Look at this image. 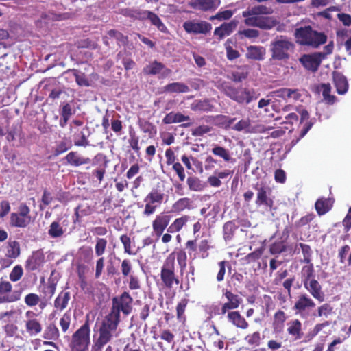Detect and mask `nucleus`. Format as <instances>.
Wrapping results in <instances>:
<instances>
[{
  "label": "nucleus",
  "mask_w": 351,
  "mask_h": 351,
  "mask_svg": "<svg viewBox=\"0 0 351 351\" xmlns=\"http://www.w3.org/2000/svg\"><path fill=\"white\" fill-rule=\"evenodd\" d=\"M132 298L128 293L124 292L120 298L112 300L110 313L102 321L97 332L93 335L91 351H102L104 347L114 337H118L121 332L118 329L120 322V311L128 315L132 311Z\"/></svg>",
  "instance_id": "f257e3e1"
},
{
  "label": "nucleus",
  "mask_w": 351,
  "mask_h": 351,
  "mask_svg": "<svg viewBox=\"0 0 351 351\" xmlns=\"http://www.w3.org/2000/svg\"><path fill=\"white\" fill-rule=\"evenodd\" d=\"M294 48L295 45L291 38L285 36H278L270 43L271 58L277 60H287Z\"/></svg>",
  "instance_id": "f03ea898"
},
{
  "label": "nucleus",
  "mask_w": 351,
  "mask_h": 351,
  "mask_svg": "<svg viewBox=\"0 0 351 351\" xmlns=\"http://www.w3.org/2000/svg\"><path fill=\"white\" fill-rule=\"evenodd\" d=\"M295 36L298 43L313 47H318L327 40L326 35L313 30L309 26L296 29Z\"/></svg>",
  "instance_id": "7ed1b4c3"
},
{
  "label": "nucleus",
  "mask_w": 351,
  "mask_h": 351,
  "mask_svg": "<svg viewBox=\"0 0 351 351\" xmlns=\"http://www.w3.org/2000/svg\"><path fill=\"white\" fill-rule=\"evenodd\" d=\"M90 343V327L86 322L72 336L71 346L73 351H85Z\"/></svg>",
  "instance_id": "20e7f679"
},
{
  "label": "nucleus",
  "mask_w": 351,
  "mask_h": 351,
  "mask_svg": "<svg viewBox=\"0 0 351 351\" xmlns=\"http://www.w3.org/2000/svg\"><path fill=\"white\" fill-rule=\"evenodd\" d=\"M165 198L164 193L158 189H152L144 198L143 215L150 216L160 206Z\"/></svg>",
  "instance_id": "39448f33"
},
{
  "label": "nucleus",
  "mask_w": 351,
  "mask_h": 351,
  "mask_svg": "<svg viewBox=\"0 0 351 351\" xmlns=\"http://www.w3.org/2000/svg\"><path fill=\"white\" fill-rule=\"evenodd\" d=\"M226 95L239 104L244 102L249 104L252 101L256 99L258 96L253 90L245 88H235L232 87H228L226 89Z\"/></svg>",
  "instance_id": "423d86ee"
},
{
  "label": "nucleus",
  "mask_w": 351,
  "mask_h": 351,
  "mask_svg": "<svg viewBox=\"0 0 351 351\" xmlns=\"http://www.w3.org/2000/svg\"><path fill=\"white\" fill-rule=\"evenodd\" d=\"M161 279L164 285L168 288H172L174 285L179 284V280L175 275L174 258L168 257L166 258L161 269Z\"/></svg>",
  "instance_id": "0eeeda50"
},
{
  "label": "nucleus",
  "mask_w": 351,
  "mask_h": 351,
  "mask_svg": "<svg viewBox=\"0 0 351 351\" xmlns=\"http://www.w3.org/2000/svg\"><path fill=\"white\" fill-rule=\"evenodd\" d=\"M183 27L184 30L189 34H206L212 29V25L206 21H187L184 23Z\"/></svg>",
  "instance_id": "6e6552de"
},
{
  "label": "nucleus",
  "mask_w": 351,
  "mask_h": 351,
  "mask_svg": "<svg viewBox=\"0 0 351 351\" xmlns=\"http://www.w3.org/2000/svg\"><path fill=\"white\" fill-rule=\"evenodd\" d=\"M324 59V55L320 53L303 55L300 58V62L308 70L316 71Z\"/></svg>",
  "instance_id": "1a4fd4ad"
},
{
  "label": "nucleus",
  "mask_w": 351,
  "mask_h": 351,
  "mask_svg": "<svg viewBox=\"0 0 351 351\" xmlns=\"http://www.w3.org/2000/svg\"><path fill=\"white\" fill-rule=\"evenodd\" d=\"M170 220L171 216L165 213H160L157 215L152 224L154 234L157 237H160L168 226Z\"/></svg>",
  "instance_id": "9d476101"
},
{
  "label": "nucleus",
  "mask_w": 351,
  "mask_h": 351,
  "mask_svg": "<svg viewBox=\"0 0 351 351\" xmlns=\"http://www.w3.org/2000/svg\"><path fill=\"white\" fill-rule=\"evenodd\" d=\"M144 73L149 75H158L160 78H165L171 73V70L165 67L164 64L154 61L143 69Z\"/></svg>",
  "instance_id": "9b49d317"
},
{
  "label": "nucleus",
  "mask_w": 351,
  "mask_h": 351,
  "mask_svg": "<svg viewBox=\"0 0 351 351\" xmlns=\"http://www.w3.org/2000/svg\"><path fill=\"white\" fill-rule=\"evenodd\" d=\"M36 314L32 311H27L25 313V328L27 333L31 336H35L42 330V326L40 322L35 319Z\"/></svg>",
  "instance_id": "f8f14e48"
},
{
  "label": "nucleus",
  "mask_w": 351,
  "mask_h": 351,
  "mask_svg": "<svg viewBox=\"0 0 351 351\" xmlns=\"http://www.w3.org/2000/svg\"><path fill=\"white\" fill-rule=\"evenodd\" d=\"M223 295L227 299V302H225L221 307V314L223 315L226 314L229 310L239 308L243 301L240 296L228 290L224 291Z\"/></svg>",
  "instance_id": "ddd939ff"
},
{
  "label": "nucleus",
  "mask_w": 351,
  "mask_h": 351,
  "mask_svg": "<svg viewBox=\"0 0 351 351\" xmlns=\"http://www.w3.org/2000/svg\"><path fill=\"white\" fill-rule=\"evenodd\" d=\"M304 288L311 293V295L317 300L322 302L325 300V294L322 290V286L319 282L315 280H311L303 283Z\"/></svg>",
  "instance_id": "4468645a"
},
{
  "label": "nucleus",
  "mask_w": 351,
  "mask_h": 351,
  "mask_svg": "<svg viewBox=\"0 0 351 351\" xmlns=\"http://www.w3.org/2000/svg\"><path fill=\"white\" fill-rule=\"evenodd\" d=\"M220 5V0H194L189 5L196 10L208 11L215 10Z\"/></svg>",
  "instance_id": "2eb2a0df"
},
{
  "label": "nucleus",
  "mask_w": 351,
  "mask_h": 351,
  "mask_svg": "<svg viewBox=\"0 0 351 351\" xmlns=\"http://www.w3.org/2000/svg\"><path fill=\"white\" fill-rule=\"evenodd\" d=\"M266 49L263 46L250 45L247 47L245 56L247 59L261 61L265 58Z\"/></svg>",
  "instance_id": "dca6fc26"
},
{
  "label": "nucleus",
  "mask_w": 351,
  "mask_h": 351,
  "mask_svg": "<svg viewBox=\"0 0 351 351\" xmlns=\"http://www.w3.org/2000/svg\"><path fill=\"white\" fill-rule=\"evenodd\" d=\"M256 189L257 191V197L256 199V205H264L271 208L273 205V200L268 196L269 189L265 186H260L256 187Z\"/></svg>",
  "instance_id": "f3484780"
},
{
  "label": "nucleus",
  "mask_w": 351,
  "mask_h": 351,
  "mask_svg": "<svg viewBox=\"0 0 351 351\" xmlns=\"http://www.w3.org/2000/svg\"><path fill=\"white\" fill-rule=\"evenodd\" d=\"M315 306L314 301L306 294H302L298 297L294 305V309L298 312H303L307 308Z\"/></svg>",
  "instance_id": "a211bd4d"
},
{
  "label": "nucleus",
  "mask_w": 351,
  "mask_h": 351,
  "mask_svg": "<svg viewBox=\"0 0 351 351\" xmlns=\"http://www.w3.org/2000/svg\"><path fill=\"white\" fill-rule=\"evenodd\" d=\"M228 322L235 326L237 328L247 329L249 326L245 319L241 315L238 311H230L228 313Z\"/></svg>",
  "instance_id": "6ab92c4d"
},
{
  "label": "nucleus",
  "mask_w": 351,
  "mask_h": 351,
  "mask_svg": "<svg viewBox=\"0 0 351 351\" xmlns=\"http://www.w3.org/2000/svg\"><path fill=\"white\" fill-rule=\"evenodd\" d=\"M237 24L238 22L236 21H231L229 23H224L220 27L215 28L214 34L220 38L228 36L237 27Z\"/></svg>",
  "instance_id": "aec40b11"
},
{
  "label": "nucleus",
  "mask_w": 351,
  "mask_h": 351,
  "mask_svg": "<svg viewBox=\"0 0 351 351\" xmlns=\"http://www.w3.org/2000/svg\"><path fill=\"white\" fill-rule=\"evenodd\" d=\"M333 81L335 86L337 88V91L339 94H345L348 88V83L344 75L340 73H333Z\"/></svg>",
  "instance_id": "412c9836"
},
{
  "label": "nucleus",
  "mask_w": 351,
  "mask_h": 351,
  "mask_svg": "<svg viewBox=\"0 0 351 351\" xmlns=\"http://www.w3.org/2000/svg\"><path fill=\"white\" fill-rule=\"evenodd\" d=\"M67 162L73 166H80L88 164L90 161L89 158L80 156L76 152H71L65 157Z\"/></svg>",
  "instance_id": "4be33fe9"
},
{
  "label": "nucleus",
  "mask_w": 351,
  "mask_h": 351,
  "mask_svg": "<svg viewBox=\"0 0 351 351\" xmlns=\"http://www.w3.org/2000/svg\"><path fill=\"white\" fill-rule=\"evenodd\" d=\"M71 299L70 293L61 291L54 301V307L60 311L66 308Z\"/></svg>",
  "instance_id": "5701e85b"
},
{
  "label": "nucleus",
  "mask_w": 351,
  "mask_h": 351,
  "mask_svg": "<svg viewBox=\"0 0 351 351\" xmlns=\"http://www.w3.org/2000/svg\"><path fill=\"white\" fill-rule=\"evenodd\" d=\"M186 183L189 189L192 191L200 192L206 187V182L195 176L189 177L186 180Z\"/></svg>",
  "instance_id": "b1692460"
},
{
  "label": "nucleus",
  "mask_w": 351,
  "mask_h": 351,
  "mask_svg": "<svg viewBox=\"0 0 351 351\" xmlns=\"http://www.w3.org/2000/svg\"><path fill=\"white\" fill-rule=\"evenodd\" d=\"M232 129L237 132H244L245 133L255 132L254 128L251 125V121L249 118L241 119L232 127Z\"/></svg>",
  "instance_id": "393cba45"
},
{
  "label": "nucleus",
  "mask_w": 351,
  "mask_h": 351,
  "mask_svg": "<svg viewBox=\"0 0 351 351\" xmlns=\"http://www.w3.org/2000/svg\"><path fill=\"white\" fill-rule=\"evenodd\" d=\"M143 14L144 16L149 19L151 23L156 26L159 31L162 32H167V28L165 25L155 13L151 11H145Z\"/></svg>",
  "instance_id": "a878e982"
},
{
  "label": "nucleus",
  "mask_w": 351,
  "mask_h": 351,
  "mask_svg": "<svg viewBox=\"0 0 351 351\" xmlns=\"http://www.w3.org/2000/svg\"><path fill=\"white\" fill-rule=\"evenodd\" d=\"M163 89L165 92L170 93H182L189 91V86L182 82L170 83L164 86Z\"/></svg>",
  "instance_id": "bb28decb"
},
{
  "label": "nucleus",
  "mask_w": 351,
  "mask_h": 351,
  "mask_svg": "<svg viewBox=\"0 0 351 351\" xmlns=\"http://www.w3.org/2000/svg\"><path fill=\"white\" fill-rule=\"evenodd\" d=\"M190 120V117L189 116H185L181 113H175L170 112L167 114L163 119L162 121L165 124H171L176 123H181L185 121Z\"/></svg>",
  "instance_id": "cd10ccee"
},
{
  "label": "nucleus",
  "mask_w": 351,
  "mask_h": 351,
  "mask_svg": "<svg viewBox=\"0 0 351 351\" xmlns=\"http://www.w3.org/2000/svg\"><path fill=\"white\" fill-rule=\"evenodd\" d=\"M191 208L192 201L188 197L179 199L172 206L173 211L176 213H180L186 209L190 210Z\"/></svg>",
  "instance_id": "c85d7f7f"
},
{
  "label": "nucleus",
  "mask_w": 351,
  "mask_h": 351,
  "mask_svg": "<svg viewBox=\"0 0 351 351\" xmlns=\"http://www.w3.org/2000/svg\"><path fill=\"white\" fill-rule=\"evenodd\" d=\"M189 217L187 215L182 216L176 219L168 227L167 232L169 233H175L181 230L184 226L187 223Z\"/></svg>",
  "instance_id": "c756f323"
},
{
  "label": "nucleus",
  "mask_w": 351,
  "mask_h": 351,
  "mask_svg": "<svg viewBox=\"0 0 351 351\" xmlns=\"http://www.w3.org/2000/svg\"><path fill=\"white\" fill-rule=\"evenodd\" d=\"M271 13V9L264 5H256L242 12L243 16H247L249 14L262 15Z\"/></svg>",
  "instance_id": "7c9ffc66"
},
{
  "label": "nucleus",
  "mask_w": 351,
  "mask_h": 351,
  "mask_svg": "<svg viewBox=\"0 0 351 351\" xmlns=\"http://www.w3.org/2000/svg\"><path fill=\"white\" fill-rule=\"evenodd\" d=\"M31 222L29 219L22 217L19 213H12L10 216V223L15 227L24 228Z\"/></svg>",
  "instance_id": "2f4dec72"
},
{
  "label": "nucleus",
  "mask_w": 351,
  "mask_h": 351,
  "mask_svg": "<svg viewBox=\"0 0 351 351\" xmlns=\"http://www.w3.org/2000/svg\"><path fill=\"white\" fill-rule=\"evenodd\" d=\"M314 276V267L311 263H306V265L302 267L301 269V279L302 283H305V282L315 279Z\"/></svg>",
  "instance_id": "473e14b6"
},
{
  "label": "nucleus",
  "mask_w": 351,
  "mask_h": 351,
  "mask_svg": "<svg viewBox=\"0 0 351 351\" xmlns=\"http://www.w3.org/2000/svg\"><path fill=\"white\" fill-rule=\"evenodd\" d=\"M332 202L330 199H319L315 203V208L319 215H324L332 207Z\"/></svg>",
  "instance_id": "72a5a7b5"
},
{
  "label": "nucleus",
  "mask_w": 351,
  "mask_h": 351,
  "mask_svg": "<svg viewBox=\"0 0 351 351\" xmlns=\"http://www.w3.org/2000/svg\"><path fill=\"white\" fill-rule=\"evenodd\" d=\"M302 324L298 319H294L288 323L287 331L289 335L295 336L296 339L301 337Z\"/></svg>",
  "instance_id": "f704fd0d"
},
{
  "label": "nucleus",
  "mask_w": 351,
  "mask_h": 351,
  "mask_svg": "<svg viewBox=\"0 0 351 351\" xmlns=\"http://www.w3.org/2000/svg\"><path fill=\"white\" fill-rule=\"evenodd\" d=\"M65 230L60 226L58 221H53L51 223L48 230V234L51 238H58L62 237Z\"/></svg>",
  "instance_id": "c9c22d12"
},
{
  "label": "nucleus",
  "mask_w": 351,
  "mask_h": 351,
  "mask_svg": "<svg viewBox=\"0 0 351 351\" xmlns=\"http://www.w3.org/2000/svg\"><path fill=\"white\" fill-rule=\"evenodd\" d=\"M319 90L322 93L324 99L328 104H333L335 102V96L330 95L331 86L330 84H322L319 87Z\"/></svg>",
  "instance_id": "e433bc0d"
},
{
  "label": "nucleus",
  "mask_w": 351,
  "mask_h": 351,
  "mask_svg": "<svg viewBox=\"0 0 351 351\" xmlns=\"http://www.w3.org/2000/svg\"><path fill=\"white\" fill-rule=\"evenodd\" d=\"M298 246H300V247L301 248L303 254L304 259L302 262L306 263H311L312 250L311 249V247L306 244L300 243L296 245L295 252H296L297 247Z\"/></svg>",
  "instance_id": "4c0bfd02"
},
{
  "label": "nucleus",
  "mask_w": 351,
  "mask_h": 351,
  "mask_svg": "<svg viewBox=\"0 0 351 351\" xmlns=\"http://www.w3.org/2000/svg\"><path fill=\"white\" fill-rule=\"evenodd\" d=\"M20 254L19 244L16 241H10L7 247L6 255L10 258H16Z\"/></svg>",
  "instance_id": "58836bf2"
},
{
  "label": "nucleus",
  "mask_w": 351,
  "mask_h": 351,
  "mask_svg": "<svg viewBox=\"0 0 351 351\" xmlns=\"http://www.w3.org/2000/svg\"><path fill=\"white\" fill-rule=\"evenodd\" d=\"M276 25V21L272 17L261 16L258 23V28L271 29Z\"/></svg>",
  "instance_id": "ea45409f"
},
{
  "label": "nucleus",
  "mask_w": 351,
  "mask_h": 351,
  "mask_svg": "<svg viewBox=\"0 0 351 351\" xmlns=\"http://www.w3.org/2000/svg\"><path fill=\"white\" fill-rule=\"evenodd\" d=\"M212 152L214 155L222 158L226 162H229L231 160L229 151L221 146L215 145L212 149Z\"/></svg>",
  "instance_id": "a19ab883"
},
{
  "label": "nucleus",
  "mask_w": 351,
  "mask_h": 351,
  "mask_svg": "<svg viewBox=\"0 0 351 351\" xmlns=\"http://www.w3.org/2000/svg\"><path fill=\"white\" fill-rule=\"evenodd\" d=\"M193 110L210 111L212 106L208 100L195 101L191 104Z\"/></svg>",
  "instance_id": "79ce46f5"
},
{
  "label": "nucleus",
  "mask_w": 351,
  "mask_h": 351,
  "mask_svg": "<svg viewBox=\"0 0 351 351\" xmlns=\"http://www.w3.org/2000/svg\"><path fill=\"white\" fill-rule=\"evenodd\" d=\"M244 340L245 342L251 346L256 347L259 346L261 337L259 332H254L252 334L247 335Z\"/></svg>",
  "instance_id": "37998d69"
},
{
  "label": "nucleus",
  "mask_w": 351,
  "mask_h": 351,
  "mask_svg": "<svg viewBox=\"0 0 351 351\" xmlns=\"http://www.w3.org/2000/svg\"><path fill=\"white\" fill-rule=\"evenodd\" d=\"M22 313V311L21 309H11L8 311L2 312L0 313V319H3L5 318H7L5 319V322H10L11 318L12 317H19Z\"/></svg>",
  "instance_id": "c03bdc74"
},
{
  "label": "nucleus",
  "mask_w": 351,
  "mask_h": 351,
  "mask_svg": "<svg viewBox=\"0 0 351 351\" xmlns=\"http://www.w3.org/2000/svg\"><path fill=\"white\" fill-rule=\"evenodd\" d=\"M187 300L186 299L182 300L177 305L176 312H177V318L180 322H184L185 317L184 315Z\"/></svg>",
  "instance_id": "a18cd8bd"
},
{
  "label": "nucleus",
  "mask_w": 351,
  "mask_h": 351,
  "mask_svg": "<svg viewBox=\"0 0 351 351\" xmlns=\"http://www.w3.org/2000/svg\"><path fill=\"white\" fill-rule=\"evenodd\" d=\"M231 44H232V43L230 40H228L225 43L227 58L230 60H234L239 56L238 51L234 49L232 47Z\"/></svg>",
  "instance_id": "49530a36"
},
{
  "label": "nucleus",
  "mask_w": 351,
  "mask_h": 351,
  "mask_svg": "<svg viewBox=\"0 0 351 351\" xmlns=\"http://www.w3.org/2000/svg\"><path fill=\"white\" fill-rule=\"evenodd\" d=\"M238 34L241 38H247L252 39L258 37L259 32L254 29H245L243 30H239L238 32Z\"/></svg>",
  "instance_id": "de8ad7c7"
},
{
  "label": "nucleus",
  "mask_w": 351,
  "mask_h": 351,
  "mask_svg": "<svg viewBox=\"0 0 351 351\" xmlns=\"http://www.w3.org/2000/svg\"><path fill=\"white\" fill-rule=\"evenodd\" d=\"M236 227L233 222H226L223 226V237L226 240H229L232 238Z\"/></svg>",
  "instance_id": "09e8293b"
},
{
  "label": "nucleus",
  "mask_w": 351,
  "mask_h": 351,
  "mask_svg": "<svg viewBox=\"0 0 351 351\" xmlns=\"http://www.w3.org/2000/svg\"><path fill=\"white\" fill-rule=\"evenodd\" d=\"M333 312V308L332 306L328 304L325 303L322 305H321L317 308V314L319 317H328L329 315H330Z\"/></svg>",
  "instance_id": "8fccbe9b"
},
{
  "label": "nucleus",
  "mask_w": 351,
  "mask_h": 351,
  "mask_svg": "<svg viewBox=\"0 0 351 351\" xmlns=\"http://www.w3.org/2000/svg\"><path fill=\"white\" fill-rule=\"evenodd\" d=\"M234 14V12L230 10H220L215 16H211L210 19H217L219 21L228 20Z\"/></svg>",
  "instance_id": "3c124183"
},
{
  "label": "nucleus",
  "mask_w": 351,
  "mask_h": 351,
  "mask_svg": "<svg viewBox=\"0 0 351 351\" xmlns=\"http://www.w3.org/2000/svg\"><path fill=\"white\" fill-rule=\"evenodd\" d=\"M107 241L103 238H98L95 245V254L97 256H101L106 250Z\"/></svg>",
  "instance_id": "603ef678"
},
{
  "label": "nucleus",
  "mask_w": 351,
  "mask_h": 351,
  "mask_svg": "<svg viewBox=\"0 0 351 351\" xmlns=\"http://www.w3.org/2000/svg\"><path fill=\"white\" fill-rule=\"evenodd\" d=\"M23 270L21 265H16L10 274V279L12 282H16L22 277Z\"/></svg>",
  "instance_id": "864d4df0"
},
{
  "label": "nucleus",
  "mask_w": 351,
  "mask_h": 351,
  "mask_svg": "<svg viewBox=\"0 0 351 351\" xmlns=\"http://www.w3.org/2000/svg\"><path fill=\"white\" fill-rule=\"evenodd\" d=\"M71 320V315L69 313H65L60 320V325L61 326L62 330L65 332L67 331L70 326Z\"/></svg>",
  "instance_id": "5fc2aeb1"
},
{
  "label": "nucleus",
  "mask_w": 351,
  "mask_h": 351,
  "mask_svg": "<svg viewBox=\"0 0 351 351\" xmlns=\"http://www.w3.org/2000/svg\"><path fill=\"white\" fill-rule=\"evenodd\" d=\"M262 16L249 14L245 17L244 23L247 26L256 27L258 26V23Z\"/></svg>",
  "instance_id": "6e6d98bb"
},
{
  "label": "nucleus",
  "mask_w": 351,
  "mask_h": 351,
  "mask_svg": "<svg viewBox=\"0 0 351 351\" xmlns=\"http://www.w3.org/2000/svg\"><path fill=\"white\" fill-rule=\"evenodd\" d=\"M71 147V143L66 141L60 142L55 149V155L58 156Z\"/></svg>",
  "instance_id": "4d7b16f0"
},
{
  "label": "nucleus",
  "mask_w": 351,
  "mask_h": 351,
  "mask_svg": "<svg viewBox=\"0 0 351 351\" xmlns=\"http://www.w3.org/2000/svg\"><path fill=\"white\" fill-rule=\"evenodd\" d=\"M25 303L29 306H34L40 302L39 296L36 293H29L24 299Z\"/></svg>",
  "instance_id": "13d9d810"
},
{
  "label": "nucleus",
  "mask_w": 351,
  "mask_h": 351,
  "mask_svg": "<svg viewBox=\"0 0 351 351\" xmlns=\"http://www.w3.org/2000/svg\"><path fill=\"white\" fill-rule=\"evenodd\" d=\"M59 336V331L57 327L54 324H50L46 331L45 338V339H56Z\"/></svg>",
  "instance_id": "bf43d9fd"
},
{
  "label": "nucleus",
  "mask_w": 351,
  "mask_h": 351,
  "mask_svg": "<svg viewBox=\"0 0 351 351\" xmlns=\"http://www.w3.org/2000/svg\"><path fill=\"white\" fill-rule=\"evenodd\" d=\"M120 240L124 246V251L125 253L132 255L135 254L131 250V241L130 238L125 234L121 235Z\"/></svg>",
  "instance_id": "052dcab7"
},
{
  "label": "nucleus",
  "mask_w": 351,
  "mask_h": 351,
  "mask_svg": "<svg viewBox=\"0 0 351 351\" xmlns=\"http://www.w3.org/2000/svg\"><path fill=\"white\" fill-rule=\"evenodd\" d=\"M219 124L224 128H229L232 123L236 121V118H232L228 116H220L218 118Z\"/></svg>",
  "instance_id": "680f3d73"
},
{
  "label": "nucleus",
  "mask_w": 351,
  "mask_h": 351,
  "mask_svg": "<svg viewBox=\"0 0 351 351\" xmlns=\"http://www.w3.org/2000/svg\"><path fill=\"white\" fill-rule=\"evenodd\" d=\"M107 35L110 38H114L119 43L125 44L126 43L127 38L118 31L111 29L108 32Z\"/></svg>",
  "instance_id": "e2e57ef3"
},
{
  "label": "nucleus",
  "mask_w": 351,
  "mask_h": 351,
  "mask_svg": "<svg viewBox=\"0 0 351 351\" xmlns=\"http://www.w3.org/2000/svg\"><path fill=\"white\" fill-rule=\"evenodd\" d=\"M132 263L130 260L124 259L121 265V270L123 276H130L132 271Z\"/></svg>",
  "instance_id": "0e129e2a"
},
{
  "label": "nucleus",
  "mask_w": 351,
  "mask_h": 351,
  "mask_svg": "<svg viewBox=\"0 0 351 351\" xmlns=\"http://www.w3.org/2000/svg\"><path fill=\"white\" fill-rule=\"evenodd\" d=\"M186 258L187 256L184 251L180 250L177 253V261L180 267L181 271H182L186 267Z\"/></svg>",
  "instance_id": "69168bd1"
},
{
  "label": "nucleus",
  "mask_w": 351,
  "mask_h": 351,
  "mask_svg": "<svg viewBox=\"0 0 351 351\" xmlns=\"http://www.w3.org/2000/svg\"><path fill=\"white\" fill-rule=\"evenodd\" d=\"M286 320V316L283 311H278L274 315V324L275 325L281 326Z\"/></svg>",
  "instance_id": "338daca9"
},
{
  "label": "nucleus",
  "mask_w": 351,
  "mask_h": 351,
  "mask_svg": "<svg viewBox=\"0 0 351 351\" xmlns=\"http://www.w3.org/2000/svg\"><path fill=\"white\" fill-rule=\"evenodd\" d=\"M210 128L208 125H200L192 131V134L195 136H202L210 131Z\"/></svg>",
  "instance_id": "774afa93"
}]
</instances>
